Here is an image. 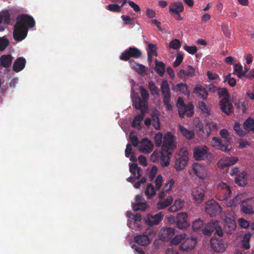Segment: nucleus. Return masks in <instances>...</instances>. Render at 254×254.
I'll list each match as a JSON object with an SVG mask.
<instances>
[{
  "label": "nucleus",
  "instance_id": "39",
  "mask_svg": "<svg viewBox=\"0 0 254 254\" xmlns=\"http://www.w3.org/2000/svg\"><path fill=\"white\" fill-rule=\"evenodd\" d=\"M173 90L176 92L179 91L188 95L190 94V92L188 90L187 85L183 83L177 84L173 87Z\"/></svg>",
  "mask_w": 254,
  "mask_h": 254
},
{
  "label": "nucleus",
  "instance_id": "17",
  "mask_svg": "<svg viewBox=\"0 0 254 254\" xmlns=\"http://www.w3.org/2000/svg\"><path fill=\"white\" fill-rule=\"evenodd\" d=\"M194 107L191 103H189L187 105L181 107V108L178 109L179 116L180 118H183L185 116L187 117H190L193 114Z\"/></svg>",
  "mask_w": 254,
  "mask_h": 254
},
{
  "label": "nucleus",
  "instance_id": "15",
  "mask_svg": "<svg viewBox=\"0 0 254 254\" xmlns=\"http://www.w3.org/2000/svg\"><path fill=\"white\" fill-rule=\"evenodd\" d=\"M210 244L213 250L219 253L224 252L227 247L226 243L220 238H211Z\"/></svg>",
  "mask_w": 254,
  "mask_h": 254
},
{
  "label": "nucleus",
  "instance_id": "52",
  "mask_svg": "<svg viewBox=\"0 0 254 254\" xmlns=\"http://www.w3.org/2000/svg\"><path fill=\"white\" fill-rule=\"evenodd\" d=\"M234 71L239 78H242L245 75V73L243 71L242 66L241 64H235L234 66Z\"/></svg>",
  "mask_w": 254,
  "mask_h": 254
},
{
  "label": "nucleus",
  "instance_id": "34",
  "mask_svg": "<svg viewBox=\"0 0 254 254\" xmlns=\"http://www.w3.org/2000/svg\"><path fill=\"white\" fill-rule=\"evenodd\" d=\"M12 58L9 55H2L0 58V65L4 67H9L12 63Z\"/></svg>",
  "mask_w": 254,
  "mask_h": 254
},
{
  "label": "nucleus",
  "instance_id": "9",
  "mask_svg": "<svg viewBox=\"0 0 254 254\" xmlns=\"http://www.w3.org/2000/svg\"><path fill=\"white\" fill-rule=\"evenodd\" d=\"M209 154V148L205 145L196 146L193 150V157L196 160H203L206 159Z\"/></svg>",
  "mask_w": 254,
  "mask_h": 254
},
{
  "label": "nucleus",
  "instance_id": "4",
  "mask_svg": "<svg viewBox=\"0 0 254 254\" xmlns=\"http://www.w3.org/2000/svg\"><path fill=\"white\" fill-rule=\"evenodd\" d=\"M174 168L177 170H181L185 169L189 161V152L187 148H182L177 153Z\"/></svg>",
  "mask_w": 254,
  "mask_h": 254
},
{
  "label": "nucleus",
  "instance_id": "28",
  "mask_svg": "<svg viewBox=\"0 0 254 254\" xmlns=\"http://www.w3.org/2000/svg\"><path fill=\"white\" fill-rule=\"evenodd\" d=\"M193 92L196 94V95L202 99H206L208 96V93L205 88L201 85H197L194 88Z\"/></svg>",
  "mask_w": 254,
  "mask_h": 254
},
{
  "label": "nucleus",
  "instance_id": "44",
  "mask_svg": "<svg viewBox=\"0 0 254 254\" xmlns=\"http://www.w3.org/2000/svg\"><path fill=\"white\" fill-rule=\"evenodd\" d=\"M198 107L200 110L204 114L209 115L210 112V107L204 102L201 101L198 103Z\"/></svg>",
  "mask_w": 254,
  "mask_h": 254
},
{
  "label": "nucleus",
  "instance_id": "36",
  "mask_svg": "<svg viewBox=\"0 0 254 254\" xmlns=\"http://www.w3.org/2000/svg\"><path fill=\"white\" fill-rule=\"evenodd\" d=\"M184 10V6L182 3L177 2L172 4L169 8V12L175 14H178L183 12Z\"/></svg>",
  "mask_w": 254,
  "mask_h": 254
},
{
  "label": "nucleus",
  "instance_id": "25",
  "mask_svg": "<svg viewBox=\"0 0 254 254\" xmlns=\"http://www.w3.org/2000/svg\"><path fill=\"white\" fill-rule=\"evenodd\" d=\"M132 100L133 106L136 109H140L144 107L145 109L146 108V104L144 101L140 98L137 93H133L132 95Z\"/></svg>",
  "mask_w": 254,
  "mask_h": 254
},
{
  "label": "nucleus",
  "instance_id": "1",
  "mask_svg": "<svg viewBox=\"0 0 254 254\" xmlns=\"http://www.w3.org/2000/svg\"><path fill=\"white\" fill-rule=\"evenodd\" d=\"M35 23L34 19L30 16L23 15L19 16L14 26V39L18 41L25 39L27 35L28 28L34 27Z\"/></svg>",
  "mask_w": 254,
  "mask_h": 254
},
{
  "label": "nucleus",
  "instance_id": "22",
  "mask_svg": "<svg viewBox=\"0 0 254 254\" xmlns=\"http://www.w3.org/2000/svg\"><path fill=\"white\" fill-rule=\"evenodd\" d=\"M206 212L210 216L215 215L221 211V206L216 202H210L206 204Z\"/></svg>",
  "mask_w": 254,
  "mask_h": 254
},
{
  "label": "nucleus",
  "instance_id": "58",
  "mask_svg": "<svg viewBox=\"0 0 254 254\" xmlns=\"http://www.w3.org/2000/svg\"><path fill=\"white\" fill-rule=\"evenodd\" d=\"M175 181L174 179H172L169 180L168 182L165 184L163 188L165 191H167V192H170L172 190Z\"/></svg>",
  "mask_w": 254,
  "mask_h": 254
},
{
  "label": "nucleus",
  "instance_id": "55",
  "mask_svg": "<svg viewBox=\"0 0 254 254\" xmlns=\"http://www.w3.org/2000/svg\"><path fill=\"white\" fill-rule=\"evenodd\" d=\"M169 47L174 50L179 49L181 47V42L178 39H174L170 42Z\"/></svg>",
  "mask_w": 254,
  "mask_h": 254
},
{
  "label": "nucleus",
  "instance_id": "7",
  "mask_svg": "<svg viewBox=\"0 0 254 254\" xmlns=\"http://www.w3.org/2000/svg\"><path fill=\"white\" fill-rule=\"evenodd\" d=\"M177 138L172 133L168 132L164 136V141L163 143V149L172 151L174 150L177 146Z\"/></svg>",
  "mask_w": 254,
  "mask_h": 254
},
{
  "label": "nucleus",
  "instance_id": "6",
  "mask_svg": "<svg viewBox=\"0 0 254 254\" xmlns=\"http://www.w3.org/2000/svg\"><path fill=\"white\" fill-rule=\"evenodd\" d=\"M160 89L162 95L163 103L168 110L172 109L171 104V91L168 82L167 80L163 79L160 85Z\"/></svg>",
  "mask_w": 254,
  "mask_h": 254
},
{
  "label": "nucleus",
  "instance_id": "48",
  "mask_svg": "<svg viewBox=\"0 0 254 254\" xmlns=\"http://www.w3.org/2000/svg\"><path fill=\"white\" fill-rule=\"evenodd\" d=\"M132 205L134 211H145L147 207V205L145 201L138 202V203H132Z\"/></svg>",
  "mask_w": 254,
  "mask_h": 254
},
{
  "label": "nucleus",
  "instance_id": "26",
  "mask_svg": "<svg viewBox=\"0 0 254 254\" xmlns=\"http://www.w3.org/2000/svg\"><path fill=\"white\" fill-rule=\"evenodd\" d=\"M247 198L242 202V211L246 213L251 214L254 213V206L253 203H251Z\"/></svg>",
  "mask_w": 254,
  "mask_h": 254
},
{
  "label": "nucleus",
  "instance_id": "50",
  "mask_svg": "<svg viewBox=\"0 0 254 254\" xmlns=\"http://www.w3.org/2000/svg\"><path fill=\"white\" fill-rule=\"evenodd\" d=\"M252 237V235L248 233L246 234L242 240V245L243 247L246 249H248L250 247L249 241Z\"/></svg>",
  "mask_w": 254,
  "mask_h": 254
},
{
  "label": "nucleus",
  "instance_id": "64",
  "mask_svg": "<svg viewBox=\"0 0 254 254\" xmlns=\"http://www.w3.org/2000/svg\"><path fill=\"white\" fill-rule=\"evenodd\" d=\"M225 81H227L228 83L232 87L234 86L236 84V79L231 77V75L229 74L225 76Z\"/></svg>",
  "mask_w": 254,
  "mask_h": 254
},
{
  "label": "nucleus",
  "instance_id": "21",
  "mask_svg": "<svg viewBox=\"0 0 254 254\" xmlns=\"http://www.w3.org/2000/svg\"><path fill=\"white\" fill-rule=\"evenodd\" d=\"M163 215L161 212L156 214L154 215L148 214L145 218V222L149 225H154L158 224L162 219Z\"/></svg>",
  "mask_w": 254,
  "mask_h": 254
},
{
  "label": "nucleus",
  "instance_id": "5",
  "mask_svg": "<svg viewBox=\"0 0 254 254\" xmlns=\"http://www.w3.org/2000/svg\"><path fill=\"white\" fill-rule=\"evenodd\" d=\"M199 129L197 131L198 135L202 138H207L211 134V131H217L218 127L216 123L209 121L206 122L205 128L203 129L201 125H198Z\"/></svg>",
  "mask_w": 254,
  "mask_h": 254
},
{
  "label": "nucleus",
  "instance_id": "37",
  "mask_svg": "<svg viewBox=\"0 0 254 254\" xmlns=\"http://www.w3.org/2000/svg\"><path fill=\"white\" fill-rule=\"evenodd\" d=\"M144 117V111L142 110L141 114L136 116L132 122V126L137 128L141 127V124Z\"/></svg>",
  "mask_w": 254,
  "mask_h": 254
},
{
  "label": "nucleus",
  "instance_id": "3",
  "mask_svg": "<svg viewBox=\"0 0 254 254\" xmlns=\"http://www.w3.org/2000/svg\"><path fill=\"white\" fill-rule=\"evenodd\" d=\"M217 187L220 193L223 195V196L221 198H220V200L224 201V204L227 206H232L234 204V201L228 198L231 193L230 186L224 182H221L218 184Z\"/></svg>",
  "mask_w": 254,
  "mask_h": 254
},
{
  "label": "nucleus",
  "instance_id": "18",
  "mask_svg": "<svg viewBox=\"0 0 254 254\" xmlns=\"http://www.w3.org/2000/svg\"><path fill=\"white\" fill-rule=\"evenodd\" d=\"M196 75L195 69L190 65H188L185 69H181L178 76L182 78H190Z\"/></svg>",
  "mask_w": 254,
  "mask_h": 254
},
{
  "label": "nucleus",
  "instance_id": "8",
  "mask_svg": "<svg viewBox=\"0 0 254 254\" xmlns=\"http://www.w3.org/2000/svg\"><path fill=\"white\" fill-rule=\"evenodd\" d=\"M192 172L195 175L202 180H207L209 176L208 170L202 165L195 163L192 166Z\"/></svg>",
  "mask_w": 254,
  "mask_h": 254
},
{
  "label": "nucleus",
  "instance_id": "40",
  "mask_svg": "<svg viewBox=\"0 0 254 254\" xmlns=\"http://www.w3.org/2000/svg\"><path fill=\"white\" fill-rule=\"evenodd\" d=\"M140 169L136 164L132 163L129 165V172L134 176L135 179H138L140 176Z\"/></svg>",
  "mask_w": 254,
  "mask_h": 254
},
{
  "label": "nucleus",
  "instance_id": "33",
  "mask_svg": "<svg viewBox=\"0 0 254 254\" xmlns=\"http://www.w3.org/2000/svg\"><path fill=\"white\" fill-rule=\"evenodd\" d=\"M25 60L23 58H18L14 63L13 69L16 72L21 71L25 67Z\"/></svg>",
  "mask_w": 254,
  "mask_h": 254
},
{
  "label": "nucleus",
  "instance_id": "53",
  "mask_svg": "<svg viewBox=\"0 0 254 254\" xmlns=\"http://www.w3.org/2000/svg\"><path fill=\"white\" fill-rule=\"evenodd\" d=\"M10 14L7 11H4L0 14V24L2 22L7 23L9 21Z\"/></svg>",
  "mask_w": 254,
  "mask_h": 254
},
{
  "label": "nucleus",
  "instance_id": "45",
  "mask_svg": "<svg viewBox=\"0 0 254 254\" xmlns=\"http://www.w3.org/2000/svg\"><path fill=\"white\" fill-rule=\"evenodd\" d=\"M156 190V188L155 189L152 184H149L147 186L145 193L148 198H151L155 195Z\"/></svg>",
  "mask_w": 254,
  "mask_h": 254
},
{
  "label": "nucleus",
  "instance_id": "24",
  "mask_svg": "<svg viewBox=\"0 0 254 254\" xmlns=\"http://www.w3.org/2000/svg\"><path fill=\"white\" fill-rule=\"evenodd\" d=\"M127 216L128 218V222L127 225L131 228H133V226L137 222L141 221V216L139 214H136L134 215L130 212H127Z\"/></svg>",
  "mask_w": 254,
  "mask_h": 254
},
{
  "label": "nucleus",
  "instance_id": "59",
  "mask_svg": "<svg viewBox=\"0 0 254 254\" xmlns=\"http://www.w3.org/2000/svg\"><path fill=\"white\" fill-rule=\"evenodd\" d=\"M163 183V177L161 175L157 176L155 180V188L156 190L160 189Z\"/></svg>",
  "mask_w": 254,
  "mask_h": 254
},
{
  "label": "nucleus",
  "instance_id": "11",
  "mask_svg": "<svg viewBox=\"0 0 254 254\" xmlns=\"http://www.w3.org/2000/svg\"><path fill=\"white\" fill-rule=\"evenodd\" d=\"M214 230L215 231V233L218 236L220 237L223 236V233L222 229L219 227V225L217 221H213L207 223L203 230V233L205 235H209Z\"/></svg>",
  "mask_w": 254,
  "mask_h": 254
},
{
  "label": "nucleus",
  "instance_id": "10",
  "mask_svg": "<svg viewBox=\"0 0 254 254\" xmlns=\"http://www.w3.org/2000/svg\"><path fill=\"white\" fill-rule=\"evenodd\" d=\"M235 214L234 212L227 211L225 214L224 226L228 232L234 230L236 228Z\"/></svg>",
  "mask_w": 254,
  "mask_h": 254
},
{
  "label": "nucleus",
  "instance_id": "29",
  "mask_svg": "<svg viewBox=\"0 0 254 254\" xmlns=\"http://www.w3.org/2000/svg\"><path fill=\"white\" fill-rule=\"evenodd\" d=\"M184 201L178 198L175 200L174 204L168 208V211L171 212H175L181 210L184 206Z\"/></svg>",
  "mask_w": 254,
  "mask_h": 254
},
{
  "label": "nucleus",
  "instance_id": "12",
  "mask_svg": "<svg viewBox=\"0 0 254 254\" xmlns=\"http://www.w3.org/2000/svg\"><path fill=\"white\" fill-rule=\"evenodd\" d=\"M210 144L213 147L224 152H229L231 149L230 144L229 143H223L220 139L216 137H213L211 138Z\"/></svg>",
  "mask_w": 254,
  "mask_h": 254
},
{
  "label": "nucleus",
  "instance_id": "41",
  "mask_svg": "<svg viewBox=\"0 0 254 254\" xmlns=\"http://www.w3.org/2000/svg\"><path fill=\"white\" fill-rule=\"evenodd\" d=\"M243 126L246 131L254 132V120L251 118L247 119L244 122Z\"/></svg>",
  "mask_w": 254,
  "mask_h": 254
},
{
  "label": "nucleus",
  "instance_id": "63",
  "mask_svg": "<svg viewBox=\"0 0 254 254\" xmlns=\"http://www.w3.org/2000/svg\"><path fill=\"white\" fill-rule=\"evenodd\" d=\"M162 136L163 135L161 133L156 134L154 140L157 146H160L162 143Z\"/></svg>",
  "mask_w": 254,
  "mask_h": 254
},
{
  "label": "nucleus",
  "instance_id": "43",
  "mask_svg": "<svg viewBox=\"0 0 254 254\" xmlns=\"http://www.w3.org/2000/svg\"><path fill=\"white\" fill-rule=\"evenodd\" d=\"M218 94L219 97L222 98L221 100L222 101V104H223L224 102H226V100H229V96L226 88H218Z\"/></svg>",
  "mask_w": 254,
  "mask_h": 254
},
{
  "label": "nucleus",
  "instance_id": "51",
  "mask_svg": "<svg viewBox=\"0 0 254 254\" xmlns=\"http://www.w3.org/2000/svg\"><path fill=\"white\" fill-rule=\"evenodd\" d=\"M139 89L142 100L144 101V103H147L149 96V92L143 86H140Z\"/></svg>",
  "mask_w": 254,
  "mask_h": 254
},
{
  "label": "nucleus",
  "instance_id": "30",
  "mask_svg": "<svg viewBox=\"0 0 254 254\" xmlns=\"http://www.w3.org/2000/svg\"><path fill=\"white\" fill-rule=\"evenodd\" d=\"M173 198L171 195L168 196L164 200H160L156 204L158 209H163L170 206L173 202Z\"/></svg>",
  "mask_w": 254,
  "mask_h": 254
},
{
  "label": "nucleus",
  "instance_id": "13",
  "mask_svg": "<svg viewBox=\"0 0 254 254\" xmlns=\"http://www.w3.org/2000/svg\"><path fill=\"white\" fill-rule=\"evenodd\" d=\"M141 55V52L140 50L135 47H130L122 54L120 58L121 60L127 61L130 57L138 58Z\"/></svg>",
  "mask_w": 254,
  "mask_h": 254
},
{
  "label": "nucleus",
  "instance_id": "60",
  "mask_svg": "<svg viewBox=\"0 0 254 254\" xmlns=\"http://www.w3.org/2000/svg\"><path fill=\"white\" fill-rule=\"evenodd\" d=\"M233 128L238 135L242 136L245 134V132L241 128L240 124L239 123H235Z\"/></svg>",
  "mask_w": 254,
  "mask_h": 254
},
{
  "label": "nucleus",
  "instance_id": "20",
  "mask_svg": "<svg viewBox=\"0 0 254 254\" xmlns=\"http://www.w3.org/2000/svg\"><path fill=\"white\" fill-rule=\"evenodd\" d=\"M238 161L236 157H223L218 162V166L219 168H224L232 166Z\"/></svg>",
  "mask_w": 254,
  "mask_h": 254
},
{
  "label": "nucleus",
  "instance_id": "49",
  "mask_svg": "<svg viewBox=\"0 0 254 254\" xmlns=\"http://www.w3.org/2000/svg\"><path fill=\"white\" fill-rule=\"evenodd\" d=\"M174 234V229L170 227H166L163 231V234L164 236L163 239H168L173 236Z\"/></svg>",
  "mask_w": 254,
  "mask_h": 254
},
{
  "label": "nucleus",
  "instance_id": "38",
  "mask_svg": "<svg viewBox=\"0 0 254 254\" xmlns=\"http://www.w3.org/2000/svg\"><path fill=\"white\" fill-rule=\"evenodd\" d=\"M159 112L156 110H154L151 114L152 118V125L154 128L157 130L160 129V122L159 119Z\"/></svg>",
  "mask_w": 254,
  "mask_h": 254
},
{
  "label": "nucleus",
  "instance_id": "62",
  "mask_svg": "<svg viewBox=\"0 0 254 254\" xmlns=\"http://www.w3.org/2000/svg\"><path fill=\"white\" fill-rule=\"evenodd\" d=\"M184 49L189 53L190 54H194L197 51V49L196 46H189L187 45H185L184 47Z\"/></svg>",
  "mask_w": 254,
  "mask_h": 254
},
{
  "label": "nucleus",
  "instance_id": "35",
  "mask_svg": "<svg viewBox=\"0 0 254 254\" xmlns=\"http://www.w3.org/2000/svg\"><path fill=\"white\" fill-rule=\"evenodd\" d=\"M247 175L245 172L241 173L235 179V182L239 186H244L247 184Z\"/></svg>",
  "mask_w": 254,
  "mask_h": 254
},
{
  "label": "nucleus",
  "instance_id": "42",
  "mask_svg": "<svg viewBox=\"0 0 254 254\" xmlns=\"http://www.w3.org/2000/svg\"><path fill=\"white\" fill-rule=\"evenodd\" d=\"M154 69L160 76H162L165 72V65L164 63L156 61L155 62Z\"/></svg>",
  "mask_w": 254,
  "mask_h": 254
},
{
  "label": "nucleus",
  "instance_id": "23",
  "mask_svg": "<svg viewBox=\"0 0 254 254\" xmlns=\"http://www.w3.org/2000/svg\"><path fill=\"white\" fill-rule=\"evenodd\" d=\"M172 154V151L165 149H162L161 151L160 158V163L163 167L168 166L170 164V158L169 156Z\"/></svg>",
  "mask_w": 254,
  "mask_h": 254
},
{
  "label": "nucleus",
  "instance_id": "61",
  "mask_svg": "<svg viewBox=\"0 0 254 254\" xmlns=\"http://www.w3.org/2000/svg\"><path fill=\"white\" fill-rule=\"evenodd\" d=\"M108 9L111 11L120 12L121 6L116 4H111L108 5Z\"/></svg>",
  "mask_w": 254,
  "mask_h": 254
},
{
  "label": "nucleus",
  "instance_id": "16",
  "mask_svg": "<svg viewBox=\"0 0 254 254\" xmlns=\"http://www.w3.org/2000/svg\"><path fill=\"white\" fill-rule=\"evenodd\" d=\"M188 215L186 212L179 213L177 216V226L180 229H184L190 226L188 221Z\"/></svg>",
  "mask_w": 254,
  "mask_h": 254
},
{
  "label": "nucleus",
  "instance_id": "57",
  "mask_svg": "<svg viewBox=\"0 0 254 254\" xmlns=\"http://www.w3.org/2000/svg\"><path fill=\"white\" fill-rule=\"evenodd\" d=\"M161 156V151L155 150L150 155V161L153 162H156L160 160Z\"/></svg>",
  "mask_w": 254,
  "mask_h": 254
},
{
  "label": "nucleus",
  "instance_id": "27",
  "mask_svg": "<svg viewBox=\"0 0 254 254\" xmlns=\"http://www.w3.org/2000/svg\"><path fill=\"white\" fill-rule=\"evenodd\" d=\"M222 103V101H220V106L221 111L227 115L232 114L233 112V107L229 100H226V102H224L223 104Z\"/></svg>",
  "mask_w": 254,
  "mask_h": 254
},
{
  "label": "nucleus",
  "instance_id": "19",
  "mask_svg": "<svg viewBox=\"0 0 254 254\" xmlns=\"http://www.w3.org/2000/svg\"><path fill=\"white\" fill-rule=\"evenodd\" d=\"M153 147V145L150 140L144 138L139 144L138 150L142 153H148L152 150Z\"/></svg>",
  "mask_w": 254,
  "mask_h": 254
},
{
  "label": "nucleus",
  "instance_id": "56",
  "mask_svg": "<svg viewBox=\"0 0 254 254\" xmlns=\"http://www.w3.org/2000/svg\"><path fill=\"white\" fill-rule=\"evenodd\" d=\"M148 47L149 49L148 52V58L151 59L152 56H156L157 52L156 51V46L153 44H149Z\"/></svg>",
  "mask_w": 254,
  "mask_h": 254
},
{
  "label": "nucleus",
  "instance_id": "2",
  "mask_svg": "<svg viewBox=\"0 0 254 254\" xmlns=\"http://www.w3.org/2000/svg\"><path fill=\"white\" fill-rule=\"evenodd\" d=\"M173 245H178L179 249L183 252H189L192 250L196 245V239L192 236L187 237L186 233L178 234L171 240Z\"/></svg>",
  "mask_w": 254,
  "mask_h": 254
},
{
  "label": "nucleus",
  "instance_id": "47",
  "mask_svg": "<svg viewBox=\"0 0 254 254\" xmlns=\"http://www.w3.org/2000/svg\"><path fill=\"white\" fill-rule=\"evenodd\" d=\"M148 88L152 96H157L159 95L158 88L153 81H151L148 83Z\"/></svg>",
  "mask_w": 254,
  "mask_h": 254
},
{
  "label": "nucleus",
  "instance_id": "14",
  "mask_svg": "<svg viewBox=\"0 0 254 254\" xmlns=\"http://www.w3.org/2000/svg\"><path fill=\"white\" fill-rule=\"evenodd\" d=\"M205 187L203 185L194 188L191 191L193 199L197 203H200L204 197Z\"/></svg>",
  "mask_w": 254,
  "mask_h": 254
},
{
  "label": "nucleus",
  "instance_id": "46",
  "mask_svg": "<svg viewBox=\"0 0 254 254\" xmlns=\"http://www.w3.org/2000/svg\"><path fill=\"white\" fill-rule=\"evenodd\" d=\"M131 67L136 71L139 74H143L146 71L145 66L137 63H132L131 64Z\"/></svg>",
  "mask_w": 254,
  "mask_h": 254
},
{
  "label": "nucleus",
  "instance_id": "32",
  "mask_svg": "<svg viewBox=\"0 0 254 254\" xmlns=\"http://www.w3.org/2000/svg\"><path fill=\"white\" fill-rule=\"evenodd\" d=\"M134 241L136 243L142 246H147L149 244L151 241L146 235H138L134 238Z\"/></svg>",
  "mask_w": 254,
  "mask_h": 254
},
{
  "label": "nucleus",
  "instance_id": "54",
  "mask_svg": "<svg viewBox=\"0 0 254 254\" xmlns=\"http://www.w3.org/2000/svg\"><path fill=\"white\" fill-rule=\"evenodd\" d=\"M220 134L221 138L225 139V142L229 143V141L231 139V136L227 129H221L220 132Z\"/></svg>",
  "mask_w": 254,
  "mask_h": 254
},
{
  "label": "nucleus",
  "instance_id": "31",
  "mask_svg": "<svg viewBox=\"0 0 254 254\" xmlns=\"http://www.w3.org/2000/svg\"><path fill=\"white\" fill-rule=\"evenodd\" d=\"M178 128L181 133L186 138L191 139L194 137V133L193 131L189 130L184 126L180 125H179Z\"/></svg>",
  "mask_w": 254,
  "mask_h": 254
}]
</instances>
